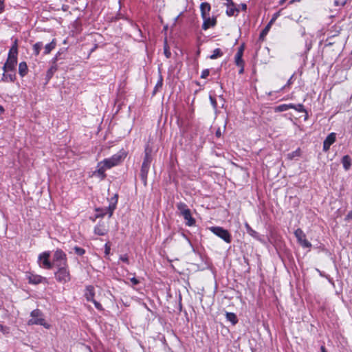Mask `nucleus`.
<instances>
[{
  "label": "nucleus",
  "mask_w": 352,
  "mask_h": 352,
  "mask_svg": "<svg viewBox=\"0 0 352 352\" xmlns=\"http://www.w3.org/2000/svg\"><path fill=\"white\" fill-rule=\"evenodd\" d=\"M126 157L124 151H120L118 153L114 154L111 157L106 158L100 161L107 169L118 165Z\"/></svg>",
  "instance_id": "1"
},
{
  "label": "nucleus",
  "mask_w": 352,
  "mask_h": 352,
  "mask_svg": "<svg viewBox=\"0 0 352 352\" xmlns=\"http://www.w3.org/2000/svg\"><path fill=\"white\" fill-rule=\"evenodd\" d=\"M31 319L28 322L29 325L37 324L43 326L46 329L50 328V325L46 323L43 318L42 311L38 309L33 310L30 313Z\"/></svg>",
  "instance_id": "2"
},
{
  "label": "nucleus",
  "mask_w": 352,
  "mask_h": 352,
  "mask_svg": "<svg viewBox=\"0 0 352 352\" xmlns=\"http://www.w3.org/2000/svg\"><path fill=\"white\" fill-rule=\"evenodd\" d=\"M208 230L226 243H231L232 235L226 229L220 226H212L208 228Z\"/></svg>",
  "instance_id": "3"
},
{
  "label": "nucleus",
  "mask_w": 352,
  "mask_h": 352,
  "mask_svg": "<svg viewBox=\"0 0 352 352\" xmlns=\"http://www.w3.org/2000/svg\"><path fill=\"white\" fill-rule=\"evenodd\" d=\"M294 235L297 239L298 243L303 248H310L311 247V243L307 240L306 235L302 229H296L294 232Z\"/></svg>",
  "instance_id": "4"
},
{
  "label": "nucleus",
  "mask_w": 352,
  "mask_h": 352,
  "mask_svg": "<svg viewBox=\"0 0 352 352\" xmlns=\"http://www.w3.org/2000/svg\"><path fill=\"white\" fill-rule=\"evenodd\" d=\"M55 278L60 283H66L69 280L70 276L67 268L65 267L59 268L58 270L55 272Z\"/></svg>",
  "instance_id": "5"
},
{
  "label": "nucleus",
  "mask_w": 352,
  "mask_h": 352,
  "mask_svg": "<svg viewBox=\"0 0 352 352\" xmlns=\"http://www.w3.org/2000/svg\"><path fill=\"white\" fill-rule=\"evenodd\" d=\"M17 64V58L8 56L7 60L3 67L5 72L15 70Z\"/></svg>",
  "instance_id": "6"
},
{
  "label": "nucleus",
  "mask_w": 352,
  "mask_h": 352,
  "mask_svg": "<svg viewBox=\"0 0 352 352\" xmlns=\"http://www.w3.org/2000/svg\"><path fill=\"white\" fill-rule=\"evenodd\" d=\"M336 134L333 132L329 133L323 142L322 150L327 152L329 150L330 146L336 142Z\"/></svg>",
  "instance_id": "7"
},
{
  "label": "nucleus",
  "mask_w": 352,
  "mask_h": 352,
  "mask_svg": "<svg viewBox=\"0 0 352 352\" xmlns=\"http://www.w3.org/2000/svg\"><path fill=\"white\" fill-rule=\"evenodd\" d=\"M245 228L246 229L247 233L252 237H253L254 239H256L257 241H260L263 244L266 243L265 240L260 236V234L256 231L253 230L248 223H245Z\"/></svg>",
  "instance_id": "8"
},
{
  "label": "nucleus",
  "mask_w": 352,
  "mask_h": 352,
  "mask_svg": "<svg viewBox=\"0 0 352 352\" xmlns=\"http://www.w3.org/2000/svg\"><path fill=\"white\" fill-rule=\"evenodd\" d=\"M202 19L204 21L202 24V29L204 30H206L216 25L217 21L214 17L210 18L209 16H207Z\"/></svg>",
  "instance_id": "9"
},
{
  "label": "nucleus",
  "mask_w": 352,
  "mask_h": 352,
  "mask_svg": "<svg viewBox=\"0 0 352 352\" xmlns=\"http://www.w3.org/2000/svg\"><path fill=\"white\" fill-rule=\"evenodd\" d=\"M118 202V195H115L113 197L111 198L110 204L107 208H105L104 210L108 212L109 217H111L113 215V211L116 208V204Z\"/></svg>",
  "instance_id": "10"
},
{
  "label": "nucleus",
  "mask_w": 352,
  "mask_h": 352,
  "mask_svg": "<svg viewBox=\"0 0 352 352\" xmlns=\"http://www.w3.org/2000/svg\"><path fill=\"white\" fill-rule=\"evenodd\" d=\"M181 216L183 217L184 219L186 221L185 224L187 226L191 227L195 226L196 221L195 219L192 217L190 210H188L187 212H184Z\"/></svg>",
  "instance_id": "11"
},
{
  "label": "nucleus",
  "mask_w": 352,
  "mask_h": 352,
  "mask_svg": "<svg viewBox=\"0 0 352 352\" xmlns=\"http://www.w3.org/2000/svg\"><path fill=\"white\" fill-rule=\"evenodd\" d=\"M106 170H107V168L105 166H104V164L101 162H100L98 163L97 169L95 170L94 174L103 179L106 177Z\"/></svg>",
  "instance_id": "12"
},
{
  "label": "nucleus",
  "mask_w": 352,
  "mask_h": 352,
  "mask_svg": "<svg viewBox=\"0 0 352 352\" xmlns=\"http://www.w3.org/2000/svg\"><path fill=\"white\" fill-rule=\"evenodd\" d=\"M54 262H65L66 261V254L65 253L60 249H57L54 254Z\"/></svg>",
  "instance_id": "13"
},
{
  "label": "nucleus",
  "mask_w": 352,
  "mask_h": 352,
  "mask_svg": "<svg viewBox=\"0 0 352 352\" xmlns=\"http://www.w3.org/2000/svg\"><path fill=\"white\" fill-rule=\"evenodd\" d=\"M211 10L210 4L208 2H203L200 5V12L202 18L209 16Z\"/></svg>",
  "instance_id": "14"
},
{
  "label": "nucleus",
  "mask_w": 352,
  "mask_h": 352,
  "mask_svg": "<svg viewBox=\"0 0 352 352\" xmlns=\"http://www.w3.org/2000/svg\"><path fill=\"white\" fill-rule=\"evenodd\" d=\"M226 14L229 16H237L240 12L239 8L234 4V3L230 4V6H226Z\"/></svg>",
  "instance_id": "15"
},
{
  "label": "nucleus",
  "mask_w": 352,
  "mask_h": 352,
  "mask_svg": "<svg viewBox=\"0 0 352 352\" xmlns=\"http://www.w3.org/2000/svg\"><path fill=\"white\" fill-rule=\"evenodd\" d=\"M95 296L94 287L92 285H88L85 288V297L87 301L94 300Z\"/></svg>",
  "instance_id": "16"
},
{
  "label": "nucleus",
  "mask_w": 352,
  "mask_h": 352,
  "mask_svg": "<svg viewBox=\"0 0 352 352\" xmlns=\"http://www.w3.org/2000/svg\"><path fill=\"white\" fill-rule=\"evenodd\" d=\"M94 233L99 236H104L107 233V229L105 225L102 223H98L94 227Z\"/></svg>",
  "instance_id": "17"
},
{
  "label": "nucleus",
  "mask_w": 352,
  "mask_h": 352,
  "mask_svg": "<svg viewBox=\"0 0 352 352\" xmlns=\"http://www.w3.org/2000/svg\"><path fill=\"white\" fill-rule=\"evenodd\" d=\"M16 79V74L15 70L9 71L8 72H5L2 76V80L4 82H14Z\"/></svg>",
  "instance_id": "18"
},
{
  "label": "nucleus",
  "mask_w": 352,
  "mask_h": 352,
  "mask_svg": "<svg viewBox=\"0 0 352 352\" xmlns=\"http://www.w3.org/2000/svg\"><path fill=\"white\" fill-rule=\"evenodd\" d=\"M243 54V47L241 46L238 49L237 52L234 56V62L236 65H241L244 64V61L242 58Z\"/></svg>",
  "instance_id": "19"
},
{
  "label": "nucleus",
  "mask_w": 352,
  "mask_h": 352,
  "mask_svg": "<svg viewBox=\"0 0 352 352\" xmlns=\"http://www.w3.org/2000/svg\"><path fill=\"white\" fill-rule=\"evenodd\" d=\"M150 168V165L142 164L140 170V177L144 182H146L147 179L148 173Z\"/></svg>",
  "instance_id": "20"
},
{
  "label": "nucleus",
  "mask_w": 352,
  "mask_h": 352,
  "mask_svg": "<svg viewBox=\"0 0 352 352\" xmlns=\"http://www.w3.org/2000/svg\"><path fill=\"white\" fill-rule=\"evenodd\" d=\"M342 164L345 170H348L351 166V158L349 155H346L342 157Z\"/></svg>",
  "instance_id": "21"
},
{
  "label": "nucleus",
  "mask_w": 352,
  "mask_h": 352,
  "mask_svg": "<svg viewBox=\"0 0 352 352\" xmlns=\"http://www.w3.org/2000/svg\"><path fill=\"white\" fill-rule=\"evenodd\" d=\"M50 256V252H44L39 254L38 261L42 262V264H51L49 261V258Z\"/></svg>",
  "instance_id": "22"
},
{
  "label": "nucleus",
  "mask_w": 352,
  "mask_h": 352,
  "mask_svg": "<svg viewBox=\"0 0 352 352\" xmlns=\"http://www.w3.org/2000/svg\"><path fill=\"white\" fill-rule=\"evenodd\" d=\"M28 65L25 62H21L19 65V74L21 77L25 76L28 73Z\"/></svg>",
  "instance_id": "23"
},
{
  "label": "nucleus",
  "mask_w": 352,
  "mask_h": 352,
  "mask_svg": "<svg viewBox=\"0 0 352 352\" xmlns=\"http://www.w3.org/2000/svg\"><path fill=\"white\" fill-rule=\"evenodd\" d=\"M176 207L180 216L184 212H187L188 210H190L188 206L184 202L177 203Z\"/></svg>",
  "instance_id": "24"
},
{
  "label": "nucleus",
  "mask_w": 352,
  "mask_h": 352,
  "mask_svg": "<svg viewBox=\"0 0 352 352\" xmlns=\"http://www.w3.org/2000/svg\"><path fill=\"white\" fill-rule=\"evenodd\" d=\"M226 317L227 320L230 321L232 325H235L238 322L237 316L234 313L226 312Z\"/></svg>",
  "instance_id": "25"
},
{
  "label": "nucleus",
  "mask_w": 352,
  "mask_h": 352,
  "mask_svg": "<svg viewBox=\"0 0 352 352\" xmlns=\"http://www.w3.org/2000/svg\"><path fill=\"white\" fill-rule=\"evenodd\" d=\"M291 107H294L292 104H280L274 108L275 112H283L286 111L291 109Z\"/></svg>",
  "instance_id": "26"
},
{
  "label": "nucleus",
  "mask_w": 352,
  "mask_h": 352,
  "mask_svg": "<svg viewBox=\"0 0 352 352\" xmlns=\"http://www.w3.org/2000/svg\"><path fill=\"white\" fill-rule=\"evenodd\" d=\"M56 43L54 39H53L50 43L45 45L44 47V54H50L56 47Z\"/></svg>",
  "instance_id": "27"
},
{
  "label": "nucleus",
  "mask_w": 352,
  "mask_h": 352,
  "mask_svg": "<svg viewBox=\"0 0 352 352\" xmlns=\"http://www.w3.org/2000/svg\"><path fill=\"white\" fill-rule=\"evenodd\" d=\"M28 277L29 283H32V284H38L42 280V277L41 276H38V275L31 274V275H29Z\"/></svg>",
  "instance_id": "28"
},
{
  "label": "nucleus",
  "mask_w": 352,
  "mask_h": 352,
  "mask_svg": "<svg viewBox=\"0 0 352 352\" xmlns=\"http://www.w3.org/2000/svg\"><path fill=\"white\" fill-rule=\"evenodd\" d=\"M42 47H43L42 42H37L33 45V47H32L33 53L36 56H38Z\"/></svg>",
  "instance_id": "29"
},
{
  "label": "nucleus",
  "mask_w": 352,
  "mask_h": 352,
  "mask_svg": "<svg viewBox=\"0 0 352 352\" xmlns=\"http://www.w3.org/2000/svg\"><path fill=\"white\" fill-rule=\"evenodd\" d=\"M151 151H149L147 148L145 149V155L144 158V161L142 164H146L148 165H151Z\"/></svg>",
  "instance_id": "30"
},
{
  "label": "nucleus",
  "mask_w": 352,
  "mask_h": 352,
  "mask_svg": "<svg viewBox=\"0 0 352 352\" xmlns=\"http://www.w3.org/2000/svg\"><path fill=\"white\" fill-rule=\"evenodd\" d=\"M223 56V52L219 48H216L212 51V54L210 56V59H216Z\"/></svg>",
  "instance_id": "31"
},
{
  "label": "nucleus",
  "mask_w": 352,
  "mask_h": 352,
  "mask_svg": "<svg viewBox=\"0 0 352 352\" xmlns=\"http://www.w3.org/2000/svg\"><path fill=\"white\" fill-rule=\"evenodd\" d=\"M300 153H301L300 149L297 148L296 151L288 153L287 156L289 160H293L294 158H295L296 157H299L300 155Z\"/></svg>",
  "instance_id": "32"
},
{
  "label": "nucleus",
  "mask_w": 352,
  "mask_h": 352,
  "mask_svg": "<svg viewBox=\"0 0 352 352\" xmlns=\"http://www.w3.org/2000/svg\"><path fill=\"white\" fill-rule=\"evenodd\" d=\"M292 106L294 107H291V109H294L296 111H297L298 112H305V113H307V111H306V110L304 108V106L302 104H292Z\"/></svg>",
  "instance_id": "33"
},
{
  "label": "nucleus",
  "mask_w": 352,
  "mask_h": 352,
  "mask_svg": "<svg viewBox=\"0 0 352 352\" xmlns=\"http://www.w3.org/2000/svg\"><path fill=\"white\" fill-rule=\"evenodd\" d=\"M8 56L17 58L18 48H16L15 46H12L11 48L10 49Z\"/></svg>",
  "instance_id": "34"
},
{
  "label": "nucleus",
  "mask_w": 352,
  "mask_h": 352,
  "mask_svg": "<svg viewBox=\"0 0 352 352\" xmlns=\"http://www.w3.org/2000/svg\"><path fill=\"white\" fill-rule=\"evenodd\" d=\"M96 211L98 212L97 217H103L105 214H108V212L104 208H98Z\"/></svg>",
  "instance_id": "35"
},
{
  "label": "nucleus",
  "mask_w": 352,
  "mask_h": 352,
  "mask_svg": "<svg viewBox=\"0 0 352 352\" xmlns=\"http://www.w3.org/2000/svg\"><path fill=\"white\" fill-rule=\"evenodd\" d=\"M271 26L272 25L270 23H268L265 26V28L262 30V32H261L260 36L261 37L265 36L267 34L268 32L270 31V29Z\"/></svg>",
  "instance_id": "36"
},
{
  "label": "nucleus",
  "mask_w": 352,
  "mask_h": 352,
  "mask_svg": "<svg viewBox=\"0 0 352 352\" xmlns=\"http://www.w3.org/2000/svg\"><path fill=\"white\" fill-rule=\"evenodd\" d=\"M74 251L75 254H76L77 255H79V256L83 255L85 252V250L83 248H80V247H74Z\"/></svg>",
  "instance_id": "37"
},
{
  "label": "nucleus",
  "mask_w": 352,
  "mask_h": 352,
  "mask_svg": "<svg viewBox=\"0 0 352 352\" xmlns=\"http://www.w3.org/2000/svg\"><path fill=\"white\" fill-rule=\"evenodd\" d=\"M294 76V74H293L290 78L289 79L287 80V83L285 85H284L282 88H280V89L278 91H280L283 89H285V88L287 87H289L292 84H293L294 81H293V78Z\"/></svg>",
  "instance_id": "38"
},
{
  "label": "nucleus",
  "mask_w": 352,
  "mask_h": 352,
  "mask_svg": "<svg viewBox=\"0 0 352 352\" xmlns=\"http://www.w3.org/2000/svg\"><path fill=\"white\" fill-rule=\"evenodd\" d=\"M210 74V70L208 69H205L202 71L201 74V78H206Z\"/></svg>",
  "instance_id": "39"
},
{
  "label": "nucleus",
  "mask_w": 352,
  "mask_h": 352,
  "mask_svg": "<svg viewBox=\"0 0 352 352\" xmlns=\"http://www.w3.org/2000/svg\"><path fill=\"white\" fill-rule=\"evenodd\" d=\"M164 55L166 56V57L168 58H170L171 56V52H170V50L166 45H165V46H164Z\"/></svg>",
  "instance_id": "40"
},
{
  "label": "nucleus",
  "mask_w": 352,
  "mask_h": 352,
  "mask_svg": "<svg viewBox=\"0 0 352 352\" xmlns=\"http://www.w3.org/2000/svg\"><path fill=\"white\" fill-rule=\"evenodd\" d=\"M91 302H92L94 304V305L97 309H98V310L102 309V307L101 304L100 302H98V301H96L95 299H94V300H91Z\"/></svg>",
  "instance_id": "41"
},
{
  "label": "nucleus",
  "mask_w": 352,
  "mask_h": 352,
  "mask_svg": "<svg viewBox=\"0 0 352 352\" xmlns=\"http://www.w3.org/2000/svg\"><path fill=\"white\" fill-rule=\"evenodd\" d=\"M210 102L212 105V107H214V109H217V101L216 100L212 97L211 96H210Z\"/></svg>",
  "instance_id": "42"
},
{
  "label": "nucleus",
  "mask_w": 352,
  "mask_h": 352,
  "mask_svg": "<svg viewBox=\"0 0 352 352\" xmlns=\"http://www.w3.org/2000/svg\"><path fill=\"white\" fill-rule=\"evenodd\" d=\"M130 280H131V283L133 284V285H136L140 283V280L138 278H136L135 277H133V278H130Z\"/></svg>",
  "instance_id": "43"
},
{
  "label": "nucleus",
  "mask_w": 352,
  "mask_h": 352,
  "mask_svg": "<svg viewBox=\"0 0 352 352\" xmlns=\"http://www.w3.org/2000/svg\"><path fill=\"white\" fill-rule=\"evenodd\" d=\"M236 7L239 8L240 10H241L245 11L247 9V5L245 3H241L240 5H239Z\"/></svg>",
  "instance_id": "44"
},
{
  "label": "nucleus",
  "mask_w": 352,
  "mask_h": 352,
  "mask_svg": "<svg viewBox=\"0 0 352 352\" xmlns=\"http://www.w3.org/2000/svg\"><path fill=\"white\" fill-rule=\"evenodd\" d=\"M278 16V13H275L274 14V16H272V19L270 20V21L268 23H270L271 25H272V23L276 21V19H277Z\"/></svg>",
  "instance_id": "45"
},
{
  "label": "nucleus",
  "mask_w": 352,
  "mask_h": 352,
  "mask_svg": "<svg viewBox=\"0 0 352 352\" xmlns=\"http://www.w3.org/2000/svg\"><path fill=\"white\" fill-rule=\"evenodd\" d=\"M345 220L347 221H350L352 220V210L347 214L345 217Z\"/></svg>",
  "instance_id": "46"
},
{
  "label": "nucleus",
  "mask_w": 352,
  "mask_h": 352,
  "mask_svg": "<svg viewBox=\"0 0 352 352\" xmlns=\"http://www.w3.org/2000/svg\"><path fill=\"white\" fill-rule=\"evenodd\" d=\"M237 66L240 67V69L239 71V74H242L244 72V64H243L241 65H237Z\"/></svg>",
  "instance_id": "47"
},
{
  "label": "nucleus",
  "mask_w": 352,
  "mask_h": 352,
  "mask_svg": "<svg viewBox=\"0 0 352 352\" xmlns=\"http://www.w3.org/2000/svg\"><path fill=\"white\" fill-rule=\"evenodd\" d=\"M56 70V68H54L52 67L47 72V76L52 75L53 74V72Z\"/></svg>",
  "instance_id": "48"
},
{
  "label": "nucleus",
  "mask_w": 352,
  "mask_h": 352,
  "mask_svg": "<svg viewBox=\"0 0 352 352\" xmlns=\"http://www.w3.org/2000/svg\"><path fill=\"white\" fill-rule=\"evenodd\" d=\"M4 3H0V14L4 11Z\"/></svg>",
  "instance_id": "49"
},
{
  "label": "nucleus",
  "mask_w": 352,
  "mask_h": 352,
  "mask_svg": "<svg viewBox=\"0 0 352 352\" xmlns=\"http://www.w3.org/2000/svg\"><path fill=\"white\" fill-rule=\"evenodd\" d=\"M12 46H15L16 48H18V41H17V39L14 40V41L13 42Z\"/></svg>",
  "instance_id": "50"
},
{
  "label": "nucleus",
  "mask_w": 352,
  "mask_h": 352,
  "mask_svg": "<svg viewBox=\"0 0 352 352\" xmlns=\"http://www.w3.org/2000/svg\"><path fill=\"white\" fill-rule=\"evenodd\" d=\"M320 350H321V352H327L324 346H321Z\"/></svg>",
  "instance_id": "51"
},
{
  "label": "nucleus",
  "mask_w": 352,
  "mask_h": 352,
  "mask_svg": "<svg viewBox=\"0 0 352 352\" xmlns=\"http://www.w3.org/2000/svg\"><path fill=\"white\" fill-rule=\"evenodd\" d=\"M3 110H4V109H3V107L2 106H0V111H3Z\"/></svg>",
  "instance_id": "52"
},
{
  "label": "nucleus",
  "mask_w": 352,
  "mask_h": 352,
  "mask_svg": "<svg viewBox=\"0 0 352 352\" xmlns=\"http://www.w3.org/2000/svg\"><path fill=\"white\" fill-rule=\"evenodd\" d=\"M273 91H270L268 93V96H272Z\"/></svg>",
  "instance_id": "53"
},
{
  "label": "nucleus",
  "mask_w": 352,
  "mask_h": 352,
  "mask_svg": "<svg viewBox=\"0 0 352 352\" xmlns=\"http://www.w3.org/2000/svg\"><path fill=\"white\" fill-rule=\"evenodd\" d=\"M300 1V0H292V1H291V3H293V2H294V1Z\"/></svg>",
  "instance_id": "54"
},
{
  "label": "nucleus",
  "mask_w": 352,
  "mask_h": 352,
  "mask_svg": "<svg viewBox=\"0 0 352 352\" xmlns=\"http://www.w3.org/2000/svg\"><path fill=\"white\" fill-rule=\"evenodd\" d=\"M0 3H4V0H0Z\"/></svg>",
  "instance_id": "55"
},
{
  "label": "nucleus",
  "mask_w": 352,
  "mask_h": 352,
  "mask_svg": "<svg viewBox=\"0 0 352 352\" xmlns=\"http://www.w3.org/2000/svg\"><path fill=\"white\" fill-rule=\"evenodd\" d=\"M162 81H160V82H159L157 83V85H162Z\"/></svg>",
  "instance_id": "56"
},
{
  "label": "nucleus",
  "mask_w": 352,
  "mask_h": 352,
  "mask_svg": "<svg viewBox=\"0 0 352 352\" xmlns=\"http://www.w3.org/2000/svg\"><path fill=\"white\" fill-rule=\"evenodd\" d=\"M219 134H220L219 132H217V136L219 135Z\"/></svg>",
  "instance_id": "57"
},
{
  "label": "nucleus",
  "mask_w": 352,
  "mask_h": 352,
  "mask_svg": "<svg viewBox=\"0 0 352 352\" xmlns=\"http://www.w3.org/2000/svg\"><path fill=\"white\" fill-rule=\"evenodd\" d=\"M122 261L125 262V261H126V259L122 258Z\"/></svg>",
  "instance_id": "58"
},
{
  "label": "nucleus",
  "mask_w": 352,
  "mask_h": 352,
  "mask_svg": "<svg viewBox=\"0 0 352 352\" xmlns=\"http://www.w3.org/2000/svg\"><path fill=\"white\" fill-rule=\"evenodd\" d=\"M179 307H180V309H182V304L179 303Z\"/></svg>",
  "instance_id": "59"
},
{
  "label": "nucleus",
  "mask_w": 352,
  "mask_h": 352,
  "mask_svg": "<svg viewBox=\"0 0 352 352\" xmlns=\"http://www.w3.org/2000/svg\"><path fill=\"white\" fill-rule=\"evenodd\" d=\"M284 1H285V0H281V1H280V2L282 3V2H283Z\"/></svg>",
  "instance_id": "60"
}]
</instances>
